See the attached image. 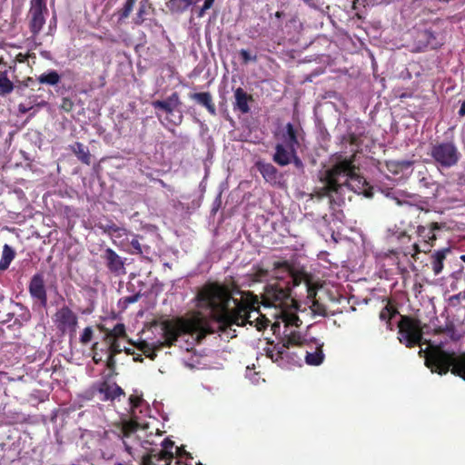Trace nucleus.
Masks as SVG:
<instances>
[{
    "mask_svg": "<svg viewBox=\"0 0 465 465\" xmlns=\"http://www.w3.org/2000/svg\"><path fill=\"white\" fill-rule=\"evenodd\" d=\"M200 304L211 310L212 318L219 324L221 331L231 330L232 325H252L258 331L267 328L270 321L259 312L260 301L250 291L241 292V299L232 296L227 285L217 282H207L198 292Z\"/></svg>",
    "mask_w": 465,
    "mask_h": 465,
    "instance_id": "1",
    "label": "nucleus"
},
{
    "mask_svg": "<svg viewBox=\"0 0 465 465\" xmlns=\"http://www.w3.org/2000/svg\"><path fill=\"white\" fill-rule=\"evenodd\" d=\"M421 322L411 316L401 315L398 322V340L407 348H413L421 343L429 344L430 349L426 352L425 364L432 372L443 375L451 371L452 374L465 381V353L455 356L441 349L440 345L432 346L430 341L423 339L424 328Z\"/></svg>",
    "mask_w": 465,
    "mask_h": 465,
    "instance_id": "2",
    "label": "nucleus"
},
{
    "mask_svg": "<svg viewBox=\"0 0 465 465\" xmlns=\"http://www.w3.org/2000/svg\"><path fill=\"white\" fill-rule=\"evenodd\" d=\"M160 325L162 338L163 340V344L165 345L166 348H171L175 345L178 339L184 334H197V340L201 341L205 338L207 334L214 332L210 322L201 317L192 319L177 317L164 320Z\"/></svg>",
    "mask_w": 465,
    "mask_h": 465,
    "instance_id": "3",
    "label": "nucleus"
},
{
    "mask_svg": "<svg viewBox=\"0 0 465 465\" xmlns=\"http://www.w3.org/2000/svg\"><path fill=\"white\" fill-rule=\"evenodd\" d=\"M344 171H348V164L334 163L330 169L326 170L321 182L323 186L319 188L316 194L319 198L328 197L331 208L334 205H341L342 199L340 197L343 190V184L341 183V175Z\"/></svg>",
    "mask_w": 465,
    "mask_h": 465,
    "instance_id": "4",
    "label": "nucleus"
},
{
    "mask_svg": "<svg viewBox=\"0 0 465 465\" xmlns=\"http://www.w3.org/2000/svg\"><path fill=\"white\" fill-rule=\"evenodd\" d=\"M429 154L438 169H450L457 165L461 157L453 140L431 143Z\"/></svg>",
    "mask_w": 465,
    "mask_h": 465,
    "instance_id": "5",
    "label": "nucleus"
},
{
    "mask_svg": "<svg viewBox=\"0 0 465 465\" xmlns=\"http://www.w3.org/2000/svg\"><path fill=\"white\" fill-rule=\"evenodd\" d=\"M354 161L355 156L351 155L350 158H344L335 163L348 164V171L341 173V178H344V181L341 180V183L343 187L346 186L358 194H363L365 197L371 198L373 195V189L364 177L356 173L358 168L354 164Z\"/></svg>",
    "mask_w": 465,
    "mask_h": 465,
    "instance_id": "6",
    "label": "nucleus"
},
{
    "mask_svg": "<svg viewBox=\"0 0 465 465\" xmlns=\"http://www.w3.org/2000/svg\"><path fill=\"white\" fill-rule=\"evenodd\" d=\"M289 284L290 282L285 285L276 282L266 285L260 304L281 309L292 306L294 300L291 296L292 289Z\"/></svg>",
    "mask_w": 465,
    "mask_h": 465,
    "instance_id": "7",
    "label": "nucleus"
},
{
    "mask_svg": "<svg viewBox=\"0 0 465 465\" xmlns=\"http://www.w3.org/2000/svg\"><path fill=\"white\" fill-rule=\"evenodd\" d=\"M152 105L156 110V116L158 118H160L161 115L157 110H160L166 114L165 120L169 124L178 126L183 123V114L179 109L182 105V102L177 92L173 93L165 100L153 101Z\"/></svg>",
    "mask_w": 465,
    "mask_h": 465,
    "instance_id": "8",
    "label": "nucleus"
},
{
    "mask_svg": "<svg viewBox=\"0 0 465 465\" xmlns=\"http://www.w3.org/2000/svg\"><path fill=\"white\" fill-rule=\"evenodd\" d=\"M48 14L46 0H31L29 9V28L33 36H36L45 24V15Z\"/></svg>",
    "mask_w": 465,
    "mask_h": 465,
    "instance_id": "9",
    "label": "nucleus"
},
{
    "mask_svg": "<svg viewBox=\"0 0 465 465\" xmlns=\"http://www.w3.org/2000/svg\"><path fill=\"white\" fill-rule=\"evenodd\" d=\"M304 131L300 124L287 123L285 126L279 132L278 138L281 144H284L287 148L297 151L304 141Z\"/></svg>",
    "mask_w": 465,
    "mask_h": 465,
    "instance_id": "10",
    "label": "nucleus"
},
{
    "mask_svg": "<svg viewBox=\"0 0 465 465\" xmlns=\"http://www.w3.org/2000/svg\"><path fill=\"white\" fill-rule=\"evenodd\" d=\"M53 322L62 333H74L78 324V317L73 310L64 305L54 314Z\"/></svg>",
    "mask_w": 465,
    "mask_h": 465,
    "instance_id": "11",
    "label": "nucleus"
},
{
    "mask_svg": "<svg viewBox=\"0 0 465 465\" xmlns=\"http://www.w3.org/2000/svg\"><path fill=\"white\" fill-rule=\"evenodd\" d=\"M143 237L139 234H134L126 229V235L123 238L114 240V243L120 247L123 251L130 254H144L149 252L148 246H143L140 242Z\"/></svg>",
    "mask_w": 465,
    "mask_h": 465,
    "instance_id": "12",
    "label": "nucleus"
},
{
    "mask_svg": "<svg viewBox=\"0 0 465 465\" xmlns=\"http://www.w3.org/2000/svg\"><path fill=\"white\" fill-rule=\"evenodd\" d=\"M136 423L134 422H126L123 425L121 433H116L114 431H104L103 437L101 439V445L105 446L108 440H112V437L114 436L117 440H121L125 452L132 458H134V450L133 447L124 440L130 436V434L136 430Z\"/></svg>",
    "mask_w": 465,
    "mask_h": 465,
    "instance_id": "13",
    "label": "nucleus"
},
{
    "mask_svg": "<svg viewBox=\"0 0 465 465\" xmlns=\"http://www.w3.org/2000/svg\"><path fill=\"white\" fill-rule=\"evenodd\" d=\"M440 228L441 226L436 222L430 223L429 227L419 225L417 227V234L423 242L424 249L420 250L418 243H413L412 249L414 251V254H417L420 252H430V248L434 244V241L436 240L435 231L440 230Z\"/></svg>",
    "mask_w": 465,
    "mask_h": 465,
    "instance_id": "14",
    "label": "nucleus"
},
{
    "mask_svg": "<svg viewBox=\"0 0 465 465\" xmlns=\"http://www.w3.org/2000/svg\"><path fill=\"white\" fill-rule=\"evenodd\" d=\"M28 291L33 300L43 308L47 306V292L43 272L34 274L29 282Z\"/></svg>",
    "mask_w": 465,
    "mask_h": 465,
    "instance_id": "15",
    "label": "nucleus"
},
{
    "mask_svg": "<svg viewBox=\"0 0 465 465\" xmlns=\"http://www.w3.org/2000/svg\"><path fill=\"white\" fill-rule=\"evenodd\" d=\"M102 259L105 262L107 269L115 275H124L126 271L124 268V262L121 256H119L116 252H114L111 248H106L103 254L101 255Z\"/></svg>",
    "mask_w": 465,
    "mask_h": 465,
    "instance_id": "16",
    "label": "nucleus"
},
{
    "mask_svg": "<svg viewBox=\"0 0 465 465\" xmlns=\"http://www.w3.org/2000/svg\"><path fill=\"white\" fill-rule=\"evenodd\" d=\"M155 15V8L150 0H141L139 2L138 10L134 18V23L136 25H142L146 21L154 22L155 19L152 18Z\"/></svg>",
    "mask_w": 465,
    "mask_h": 465,
    "instance_id": "17",
    "label": "nucleus"
},
{
    "mask_svg": "<svg viewBox=\"0 0 465 465\" xmlns=\"http://www.w3.org/2000/svg\"><path fill=\"white\" fill-rule=\"evenodd\" d=\"M97 391L103 395L102 401H114L121 395H124V390L115 382L110 383L106 381L98 384Z\"/></svg>",
    "mask_w": 465,
    "mask_h": 465,
    "instance_id": "18",
    "label": "nucleus"
},
{
    "mask_svg": "<svg viewBox=\"0 0 465 465\" xmlns=\"http://www.w3.org/2000/svg\"><path fill=\"white\" fill-rule=\"evenodd\" d=\"M95 227L101 230L104 233L110 236L113 241L121 239L124 235H126V229L118 226L112 220H106V223L98 222L95 223Z\"/></svg>",
    "mask_w": 465,
    "mask_h": 465,
    "instance_id": "19",
    "label": "nucleus"
},
{
    "mask_svg": "<svg viewBox=\"0 0 465 465\" xmlns=\"http://www.w3.org/2000/svg\"><path fill=\"white\" fill-rule=\"evenodd\" d=\"M296 150L292 148H287L284 144L277 143L275 146V153L273 154V161L280 166L288 165L292 160V156H295Z\"/></svg>",
    "mask_w": 465,
    "mask_h": 465,
    "instance_id": "20",
    "label": "nucleus"
},
{
    "mask_svg": "<svg viewBox=\"0 0 465 465\" xmlns=\"http://www.w3.org/2000/svg\"><path fill=\"white\" fill-rule=\"evenodd\" d=\"M414 163V160H388L385 166L391 173L398 175L411 171Z\"/></svg>",
    "mask_w": 465,
    "mask_h": 465,
    "instance_id": "21",
    "label": "nucleus"
},
{
    "mask_svg": "<svg viewBox=\"0 0 465 465\" xmlns=\"http://www.w3.org/2000/svg\"><path fill=\"white\" fill-rule=\"evenodd\" d=\"M189 97L203 106L211 115H216V107L209 92L192 93L189 94Z\"/></svg>",
    "mask_w": 465,
    "mask_h": 465,
    "instance_id": "22",
    "label": "nucleus"
},
{
    "mask_svg": "<svg viewBox=\"0 0 465 465\" xmlns=\"http://www.w3.org/2000/svg\"><path fill=\"white\" fill-rule=\"evenodd\" d=\"M163 449L157 452L159 463L158 465H162V462H165V465H172V462L175 460L174 453L173 450L174 447V442L169 439H165L162 443Z\"/></svg>",
    "mask_w": 465,
    "mask_h": 465,
    "instance_id": "23",
    "label": "nucleus"
},
{
    "mask_svg": "<svg viewBox=\"0 0 465 465\" xmlns=\"http://www.w3.org/2000/svg\"><path fill=\"white\" fill-rule=\"evenodd\" d=\"M234 109H238L242 114H247L250 111L248 103L252 101V96L248 94L242 87L234 91Z\"/></svg>",
    "mask_w": 465,
    "mask_h": 465,
    "instance_id": "24",
    "label": "nucleus"
},
{
    "mask_svg": "<svg viewBox=\"0 0 465 465\" xmlns=\"http://www.w3.org/2000/svg\"><path fill=\"white\" fill-rule=\"evenodd\" d=\"M100 331L104 333L103 340H122L127 338L125 325L122 322L116 323L113 329L100 326Z\"/></svg>",
    "mask_w": 465,
    "mask_h": 465,
    "instance_id": "25",
    "label": "nucleus"
},
{
    "mask_svg": "<svg viewBox=\"0 0 465 465\" xmlns=\"http://www.w3.org/2000/svg\"><path fill=\"white\" fill-rule=\"evenodd\" d=\"M256 167L267 183H275L277 182L278 170L272 163L258 162Z\"/></svg>",
    "mask_w": 465,
    "mask_h": 465,
    "instance_id": "26",
    "label": "nucleus"
},
{
    "mask_svg": "<svg viewBox=\"0 0 465 465\" xmlns=\"http://www.w3.org/2000/svg\"><path fill=\"white\" fill-rule=\"evenodd\" d=\"M70 150L76 155L78 160L89 165L91 163V153L87 146L84 145L80 142H75L70 145Z\"/></svg>",
    "mask_w": 465,
    "mask_h": 465,
    "instance_id": "27",
    "label": "nucleus"
},
{
    "mask_svg": "<svg viewBox=\"0 0 465 465\" xmlns=\"http://www.w3.org/2000/svg\"><path fill=\"white\" fill-rule=\"evenodd\" d=\"M273 270L290 274L293 286H298L301 283L302 278L294 272L293 267L288 261L274 262Z\"/></svg>",
    "mask_w": 465,
    "mask_h": 465,
    "instance_id": "28",
    "label": "nucleus"
},
{
    "mask_svg": "<svg viewBox=\"0 0 465 465\" xmlns=\"http://www.w3.org/2000/svg\"><path fill=\"white\" fill-rule=\"evenodd\" d=\"M198 1L199 0H169L166 5L171 13L182 14Z\"/></svg>",
    "mask_w": 465,
    "mask_h": 465,
    "instance_id": "29",
    "label": "nucleus"
},
{
    "mask_svg": "<svg viewBox=\"0 0 465 465\" xmlns=\"http://www.w3.org/2000/svg\"><path fill=\"white\" fill-rule=\"evenodd\" d=\"M15 257V250L8 244L3 246L2 257L0 260V271H5Z\"/></svg>",
    "mask_w": 465,
    "mask_h": 465,
    "instance_id": "30",
    "label": "nucleus"
},
{
    "mask_svg": "<svg viewBox=\"0 0 465 465\" xmlns=\"http://www.w3.org/2000/svg\"><path fill=\"white\" fill-rule=\"evenodd\" d=\"M399 314V311L393 305L388 303L380 312V319L386 322L387 328L392 330L391 319Z\"/></svg>",
    "mask_w": 465,
    "mask_h": 465,
    "instance_id": "31",
    "label": "nucleus"
},
{
    "mask_svg": "<svg viewBox=\"0 0 465 465\" xmlns=\"http://www.w3.org/2000/svg\"><path fill=\"white\" fill-rule=\"evenodd\" d=\"M324 360V354L322 351V344L316 347L315 351H306L305 361L308 365L318 366Z\"/></svg>",
    "mask_w": 465,
    "mask_h": 465,
    "instance_id": "32",
    "label": "nucleus"
},
{
    "mask_svg": "<svg viewBox=\"0 0 465 465\" xmlns=\"http://www.w3.org/2000/svg\"><path fill=\"white\" fill-rule=\"evenodd\" d=\"M128 342L134 346H135L139 351L143 352V354L149 358L152 361H154L157 357V353L153 351V346L149 344L146 341H140L138 342L133 341L131 339H128Z\"/></svg>",
    "mask_w": 465,
    "mask_h": 465,
    "instance_id": "33",
    "label": "nucleus"
},
{
    "mask_svg": "<svg viewBox=\"0 0 465 465\" xmlns=\"http://www.w3.org/2000/svg\"><path fill=\"white\" fill-rule=\"evenodd\" d=\"M448 249L437 251L432 256V270L435 275L440 274L443 269V262L446 259V252Z\"/></svg>",
    "mask_w": 465,
    "mask_h": 465,
    "instance_id": "34",
    "label": "nucleus"
},
{
    "mask_svg": "<svg viewBox=\"0 0 465 465\" xmlns=\"http://www.w3.org/2000/svg\"><path fill=\"white\" fill-rule=\"evenodd\" d=\"M61 76L55 70H50L47 73L42 74L37 77L40 84L48 85H56L60 82Z\"/></svg>",
    "mask_w": 465,
    "mask_h": 465,
    "instance_id": "35",
    "label": "nucleus"
},
{
    "mask_svg": "<svg viewBox=\"0 0 465 465\" xmlns=\"http://www.w3.org/2000/svg\"><path fill=\"white\" fill-rule=\"evenodd\" d=\"M14 90V84L8 78L7 72H0V95L5 96Z\"/></svg>",
    "mask_w": 465,
    "mask_h": 465,
    "instance_id": "36",
    "label": "nucleus"
},
{
    "mask_svg": "<svg viewBox=\"0 0 465 465\" xmlns=\"http://www.w3.org/2000/svg\"><path fill=\"white\" fill-rule=\"evenodd\" d=\"M106 344V349H101L102 352L116 356L123 351L120 340H103Z\"/></svg>",
    "mask_w": 465,
    "mask_h": 465,
    "instance_id": "37",
    "label": "nucleus"
},
{
    "mask_svg": "<svg viewBox=\"0 0 465 465\" xmlns=\"http://www.w3.org/2000/svg\"><path fill=\"white\" fill-rule=\"evenodd\" d=\"M282 320L284 322L285 328L290 326L299 327L302 324V321L296 313L283 312Z\"/></svg>",
    "mask_w": 465,
    "mask_h": 465,
    "instance_id": "38",
    "label": "nucleus"
},
{
    "mask_svg": "<svg viewBox=\"0 0 465 465\" xmlns=\"http://www.w3.org/2000/svg\"><path fill=\"white\" fill-rule=\"evenodd\" d=\"M135 2L136 0H126L123 8L118 11L119 20H124L131 15Z\"/></svg>",
    "mask_w": 465,
    "mask_h": 465,
    "instance_id": "39",
    "label": "nucleus"
},
{
    "mask_svg": "<svg viewBox=\"0 0 465 465\" xmlns=\"http://www.w3.org/2000/svg\"><path fill=\"white\" fill-rule=\"evenodd\" d=\"M285 341L287 344L290 345H297L301 346L302 344V337L299 331H291L289 334L286 335Z\"/></svg>",
    "mask_w": 465,
    "mask_h": 465,
    "instance_id": "40",
    "label": "nucleus"
},
{
    "mask_svg": "<svg viewBox=\"0 0 465 465\" xmlns=\"http://www.w3.org/2000/svg\"><path fill=\"white\" fill-rule=\"evenodd\" d=\"M252 273V279L254 282H262L269 275V272L262 267H253Z\"/></svg>",
    "mask_w": 465,
    "mask_h": 465,
    "instance_id": "41",
    "label": "nucleus"
},
{
    "mask_svg": "<svg viewBox=\"0 0 465 465\" xmlns=\"http://www.w3.org/2000/svg\"><path fill=\"white\" fill-rule=\"evenodd\" d=\"M140 298L141 293L137 292L134 295L121 298L119 301V304H121L124 309H126L130 304L138 302Z\"/></svg>",
    "mask_w": 465,
    "mask_h": 465,
    "instance_id": "42",
    "label": "nucleus"
},
{
    "mask_svg": "<svg viewBox=\"0 0 465 465\" xmlns=\"http://www.w3.org/2000/svg\"><path fill=\"white\" fill-rule=\"evenodd\" d=\"M266 355L268 358L272 359V361H278L280 360L283 359L282 351H276V348H268L266 350Z\"/></svg>",
    "mask_w": 465,
    "mask_h": 465,
    "instance_id": "43",
    "label": "nucleus"
},
{
    "mask_svg": "<svg viewBox=\"0 0 465 465\" xmlns=\"http://www.w3.org/2000/svg\"><path fill=\"white\" fill-rule=\"evenodd\" d=\"M239 54L242 60V64H247L251 61H252V62L257 61V55L256 54L251 55V54L245 49H241L239 51Z\"/></svg>",
    "mask_w": 465,
    "mask_h": 465,
    "instance_id": "44",
    "label": "nucleus"
},
{
    "mask_svg": "<svg viewBox=\"0 0 465 465\" xmlns=\"http://www.w3.org/2000/svg\"><path fill=\"white\" fill-rule=\"evenodd\" d=\"M93 338V330L91 327H86L84 329L83 333L80 336V341L84 344L88 343L91 341Z\"/></svg>",
    "mask_w": 465,
    "mask_h": 465,
    "instance_id": "45",
    "label": "nucleus"
},
{
    "mask_svg": "<svg viewBox=\"0 0 465 465\" xmlns=\"http://www.w3.org/2000/svg\"><path fill=\"white\" fill-rule=\"evenodd\" d=\"M312 310L314 313H316L318 315H322V316L326 315V310H325L324 305H322L316 300L312 301Z\"/></svg>",
    "mask_w": 465,
    "mask_h": 465,
    "instance_id": "46",
    "label": "nucleus"
},
{
    "mask_svg": "<svg viewBox=\"0 0 465 465\" xmlns=\"http://www.w3.org/2000/svg\"><path fill=\"white\" fill-rule=\"evenodd\" d=\"M385 3L384 0H354V4H359L363 6H374Z\"/></svg>",
    "mask_w": 465,
    "mask_h": 465,
    "instance_id": "47",
    "label": "nucleus"
},
{
    "mask_svg": "<svg viewBox=\"0 0 465 465\" xmlns=\"http://www.w3.org/2000/svg\"><path fill=\"white\" fill-rule=\"evenodd\" d=\"M92 350L94 351L93 361L95 364L104 361L103 355L98 352V342L94 343Z\"/></svg>",
    "mask_w": 465,
    "mask_h": 465,
    "instance_id": "48",
    "label": "nucleus"
},
{
    "mask_svg": "<svg viewBox=\"0 0 465 465\" xmlns=\"http://www.w3.org/2000/svg\"><path fill=\"white\" fill-rule=\"evenodd\" d=\"M362 134H355V133H349L348 134V142L351 145H359L361 143V136Z\"/></svg>",
    "mask_w": 465,
    "mask_h": 465,
    "instance_id": "49",
    "label": "nucleus"
},
{
    "mask_svg": "<svg viewBox=\"0 0 465 465\" xmlns=\"http://www.w3.org/2000/svg\"><path fill=\"white\" fill-rule=\"evenodd\" d=\"M116 356L107 354V359L105 361V366L109 371H114L116 368Z\"/></svg>",
    "mask_w": 465,
    "mask_h": 465,
    "instance_id": "50",
    "label": "nucleus"
},
{
    "mask_svg": "<svg viewBox=\"0 0 465 465\" xmlns=\"http://www.w3.org/2000/svg\"><path fill=\"white\" fill-rule=\"evenodd\" d=\"M129 401L132 408H138L143 401V398L141 396L131 395L129 397Z\"/></svg>",
    "mask_w": 465,
    "mask_h": 465,
    "instance_id": "51",
    "label": "nucleus"
},
{
    "mask_svg": "<svg viewBox=\"0 0 465 465\" xmlns=\"http://www.w3.org/2000/svg\"><path fill=\"white\" fill-rule=\"evenodd\" d=\"M214 1L215 0H205L203 5L202 6V8L200 9V11L198 13V16L199 17L203 16L205 11L210 9L213 5Z\"/></svg>",
    "mask_w": 465,
    "mask_h": 465,
    "instance_id": "52",
    "label": "nucleus"
},
{
    "mask_svg": "<svg viewBox=\"0 0 465 465\" xmlns=\"http://www.w3.org/2000/svg\"><path fill=\"white\" fill-rule=\"evenodd\" d=\"M62 108L66 111V112H70L72 111L73 107H74V103L72 102V100L70 98H63V101H62Z\"/></svg>",
    "mask_w": 465,
    "mask_h": 465,
    "instance_id": "53",
    "label": "nucleus"
},
{
    "mask_svg": "<svg viewBox=\"0 0 465 465\" xmlns=\"http://www.w3.org/2000/svg\"><path fill=\"white\" fill-rule=\"evenodd\" d=\"M183 452L188 456H190L189 453H187L184 450H183L182 448H179V447H175V453H176V456H175V464H180V461L178 460V458L182 457V454Z\"/></svg>",
    "mask_w": 465,
    "mask_h": 465,
    "instance_id": "54",
    "label": "nucleus"
},
{
    "mask_svg": "<svg viewBox=\"0 0 465 465\" xmlns=\"http://www.w3.org/2000/svg\"><path fill=\"white\" fill-rule=\"evenodd\" d=\"M449 331H452V328L446 326V327H439V328L434 329L433 333L440 334V333H445V332H449Z\"/></svg>",
    "mask_w": 465,
    "mask_h": 465,
    "instance_id": "55",
    "label": "nucleus"
},
{
    "mask_svg": "<svg viewBox=\"0 0 465 465\" xmlns=\"http://www.w3.org/2000/svg\"><path fill=\"white\" fill-rule=\"evenodd\" d=\"M273 347L276 348V351H282V356H284V354L286 353V350L289 348V345L284 341L282 344L279 343V344H277V345H275Z\"/></svg>",
    "mask_w": 465,
    "mask_h": 465,
    "instance_id": "56",
    "label": "nucleus"
},
{
    "mask_svg": "<svg viewBox=\"0 0 465 465\" xmlns=\"http://www.w3.org/2000/svg\"><path fill=\"white\" fill-rule=\"evenodd\" d=\"M221 203H222L221 195H218V196L215 198L214 202H213V209H212V212H213V213H215L218 211V209H219V207H220Z\"/></svg>",
    "mask_w": 465,
    "mask_h": 465,
    "instance_id": "57",
    "label": "nucleus"
},
{
    "mask_svg": "<svg viewBox=\"0 0 465 465\" xmlns=\"http://www.w3.org/2000/svg\"><path fill=\"white\" fill-rule=\"evenodd\" d=\"M315 296H316V290H315V288H313L312 286H308V298L312 299V301H314L315 300Z\"/></svg>",
    "mask_w": 465,
    "mask_h": 465,
    "instance_id": "58",
    "label": "nucleus"
},
{
    "mask_svg": "<svg viewBox=\"0 0 465 465\" xmlns=\"http://www.w3.org/2000/svg\"><path fill=\"white\" fill-rule=\"evenodd\" d=\"M153 346V351H154L155 352L159 350H161L162 348L165 347V345L163 344V341H157L153 344H152Z\"/></svg>",
    "mask_w": 465,
    "mask_h": 465,
    "instance_id": "59",
    "label": "nucleus"
},
{
    "mask_svg": "<svg viewBox=\"0 0 465 465\" xmlns=\"http://www.w3.org/2000/svg\"><path fill=\"white\" fill-rule=\"evenodd\" d=\"M420 185H422L424 187H428L430 185V182L428 181V178H426V177H422L421 179H420Z\"/></svg>",
    "mask_w": 465,
    "mask_h": 465,
    "instance_id": "60",
    "label": "nucleus"
},
{
    "mask_svg": "<svg viewBox=\"0 0 465 465\" xmlns=\"http://www.w3.org/2000/svg\"><path fill=\"white\" fill-rule=\"evenodd\" d=\"M292 160H293V163L296 166H302V161L301 159L297 156V153L295 154V156H292Z\"/></svg>",
    "mask_w": 465,
    "mask_h": 465,
    "instance_id": "61",
    "label": "nucleus"
},
{
    "mask_svg": "<svg viewBox=\"0 0 465 465\" xmlns=\"http://www.w3.org/2000/svg\"><path fill=\"white\" fill-rule=\"evenodd\" d=\"M18 110L21 114H26L29 111V108H27L24 104H20L18 106Z\"/></svg>",
    "mask_w": 465,
    "mask_h": 465,
    "instance_id": "62",
    "label": "nucleus"
},
{
    "mask_svg": "<svg viewBox=\"0 0 465 465\" xmlns=\"http://www.w3.org/2000/svg\"><path fill=\"white\" fill-rule=\"evenodd\" d=\"M114 465H134L131 460L125 461H117Z\"/></svg>",
    "mask_w": 465,
    "mask_h": 465,
    "instance_id": "63",
    "label": "nucleus"
},
{
    "mask_svg": "<svg viewBox=\"0 0 465 465\" xmlns=\"http://www.w3.org/2000/svg\"><path fill=\"white\" fill-rule=\"evenodd\" d=\"M459 115L460 116H464L465 115V101L460 105V108L459 110Z\"/></svg>",
    "mask_w": 465,
    "mask_h": 465,
    "instance_id": "64",
    "label": "nucleus"
}]
</instances>
